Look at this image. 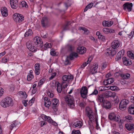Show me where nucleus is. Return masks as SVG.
<instances>
[{
	"instance_id": "64",
	"label": "nucleus",
	"mask_w": 134,
	"mask_h": 134,
	"mask_svg": "<svg viewBox=\"0 0 134 134\" xmlns=\"http://www.w3.org/2000/svg\"><path fill=\"white\" fill-rule=\"evenodd\" d=\"M6 53V52L5 51L0 53V58L1 57L5 55Z\"/></svg>"
},
{
	"instance_id": "36",
	"label": "nucleus",
	"mask_w": 134,
	"mask_h": 134,
	"mask_svg": "<svg viewBox=\"0 0 134 134\" xmlns=\"http://www.w3.org/2000/svg\"><path fill=\"white\" fill-rule=\"evenodd\" d=\"M93 4H94L93 3H91L87 5L84 9V12H85L88 9L91 8L93 6Z\"/></svg>"
},
{
	"instance_id": "42",
	"label": "nucleus",
	"mask_w": 134,
	"mask_h": 134,
	"mask_svg": "<svg viewBox=\"0 0 134 134\" xmlns=\"http://www.w3.org/2000/svg\"><path fill=\"white\" fill-rule=\"evenodd\" d=\"M125 118L126 120H127V121L129 122H130L131 120L133 119L132 117L130 115L126 116H125Z\"/></svg>"
},
{
	"instance_id": "15",
	"label": "nucleus",
	"mask_w": 134,
	"mask_h": 134,
	"mask_svg": "<svg viewBox=\"0 0 134 134\" xmlns=\"http://www.w3.org/2000/svg\"><path fill=\"white\" fill-rule=\"evenodd\" d=\"M18 0H10V4L11 7L14 9L17 8Z\"/></svg>"
},
{
	"instance_id": "26",
	"label": "nucleus",
	"mask_w": 134,
	"mask_h": 134,
	"mask_svg": "<svg viewBox=\"0 0 134 134\" xmlns=\"http://www.w3.org/2000/svg\"><path fill=\"white\" fill-rule=\"evenodd\" d=\"M35 72L36 75H39L40 73V65L38 63H36L35 65Z\"/></svg>"
},
{
	"instance_id": "3",
	"label": "nucleus",
	"mask_w": 134,
	"mask_h": 134,
	"mask_svg": "<svg viewBox=\"0 0 134 134\" xmlns=\"http://www.w3.org/2000/svg\"><path fill=\"white\" fill-rule=\"evenodd\" d=\"M14 20L17 23H21L24 20L23 16L21 14L19 13H15L13 15Z\"/></svg>"
},
{
	"instance_id": "38",
	"label": "nucleus",
	"mask_w": 134,
	"mask_h": 134,
	"mask_svg": "<svg viewBox=\"0 0 134 134\" xmlns=\"http://www.w3.org/2000/svg\"><path fill=\"white\" fill-rule=\"evenodd\" d=\"M27 5L26 3L24 1H22L20 4V7H27Z\"/></svg>"
},
{
	"instance_id": "32",
	"label": "nucleus",
	"mask_w": 134,
	"mask_h": 134,
	"mask_svg": "<svg viewBox=\"0 0 134 134\" xmlns=\"http://www.w3.org/2000/svg\"><path fill=\"white\" fill-rule=\"evenodd\" d=\"M66 48L68 51L71 52L73 50L74 48L71 45L68 44L66 46Z\"/></svg>"
},
{
	"instance_id": "56",
	"label": "nucleus",
	"mask_w": 134,
	"mask_h": 134,
	"mask_svg": "<svg viewBox=\"0 0 134 134\" xmlns=\"http://www.w3.org/2000/svg\"><path fill=\"white\" fill-rule=\"evenodd\" d=\"M98 93V90L96 89H95L94 91L92 92V93L90 94V95L94 94L96 95Z\"/></svg>"
},
{
	"instance_id": "52",
	"label": "nucleus",
	"mask_w": 134,
	"mask_h": 134,
	"mask_svg": "<svg viewBox=\"0 0 134 134\" xmlns=\"http://www.w3.org/2000/svg\"><path fill=\"white\" fill-rule=\"evenodd\" d=\"M35 99V98H33L29 101V103L30 105L31 106L32 105V104L34 102Z\"/></svg>"
},
{
	"instance_id": "5",
	"label": "nucleus",
	"mask_w": 134,
	"mask_h": 134,
	"mask_svg": "<svg viewBox=\"0 0 134 134\" xmlns=\"http://www.w3.org/2000/svg\"><path fill=\"white\" fill-rule=\"evenodd\" d=\"M66 101L68 106L71 108H73L75 106L74 102L72 97L70 95H68L65 98Z\"/></svg>"
},
{
	"instance_id": "12",
	"label": "nucleus",
	"mask_w": 134,
	"mask_h": 134,
	"mask_svg": "<svg viewBox=\"0 0 134 134\" xmlns=\"http://www.w3.org/2000/svg\"><path fill=\"white\" fill-rule=\"evenodd\" d=\"M77 56V53L72 52L71 53L69 56L68 57L67 59L66 60L65 63H66V64H68L69 63V59H70L71 60H73L74 57H76Z\"/></svg>"
},
{
	"instance_id": "30",
	"label": "nucleus",
	"mask_w": 134,
	"mask_h": 134,
	"mask_svg": "<svg viewBox=\"0 0 134 134\" xmlns=\"http://www.w3.org/2000/svg\"><path fill=\"white\" fill-rule=\"evenodd\" d=\"M52 106L57 107L59 104V100L57 98L53 99L52 101Z\"/></svg>"
},
{
	"instance_id": "16",
	"label": "nucleus",
	"mask_w": 134,
	"mask_h": 134,
	"mask_svg": "<svg viewBox=\"0 0 134 134\" xmlns=\"http://www.w3.org/2000/svg\"><path fill=\"white\" fill-rule=\"evenodd\" d=\"M86 51V48L84 47H78L77 49V53L80 54H82L85 53Z\"/></svg>"
},
{
	"instance_id": "41",
	"label": "nucleus",
	"mask_w": 134,
	"mask_h": 134,
	"mask_svg": "<svg viewBox=\"0 0 134 134\" xmlns=\"http://www.w3.org/2000/svg\"><path fill=\"white\" fill-rule=\"evenodd\" d=\"M102 25L104 26L109 27V21H103L102 23Z\"/></svg>"
},
{
	"instance_id": "35",
	"label": "nucleus",
	"mask_w": 134,
	"mask_h": 134,
	"mask_svg": "<svg viewBox=\"0 0 134 134\" xmlns=\"http://www.w3.org/2000/svg\"><path fill=\"white\" fill-rule=\"evenodd\" d=\"M121 76L123 79H127L130 77V75L128 73L122 74H121Z\"/></svg>"
},
{
	"instance_id": "1",
	"label": "nucleus",
	"mask_w": 134,
	"mask_h": 134,
	"mask_svg": "<svg viewBox=\"0 0 134 134\" xmlns=\"http://www.w3.org/2000/svg\"><path fill=\"white\" fill-rule=\"evenodd\" d=\"M121 44L120 42L118 40H114L111 43V47L107 49L105 52L107 56H113L117 52L116 49L118 48Z\"/></svg>"
},
{
	"instance_id": "63",
	"label": "nucleus",
	"mask_w": 134,
	"mask_h": 134,
	"mask_svg": "<svg viewBox=\"0 0 134 134\" xmlns=\"http://www.w3.org/2000/svg\"><path fill=\"white\" fill-rule=\"evenodd\" d=\"M116 96V93L115 92H112L111 91V96L110 97L114 98Z\"/></svg>"
},
{
	"instance_id": "45",
	"label": "nucleus",
	"mask_w": 134,
	"mask_h": 134,
	"mask_svg": "<svg viewBox=\"0 0 134 134\" xmlns=\"http://www.w3.org/2000/svg\"><path fill=\"white\" fill-rule=\"evenodd\" d=\"M50 54L52 56L57 55L56 52L53 49H51L50 52Z\"/></svg>"
},
{
	"instance_id": "54",
	"label": "nucleus",
	"mask_w": 134,
	"mask_h": 134,
	"mask_svg": "<svg viewBox=\"0 0 134 134\" xmlns=\"http://www.w3.org/2000/svg\"><path fill=\"white\" fill-rule=\"evenodd\" d=\"M134 35V31H132L128 35L129 37L130 38H131Z\"/></svg>"
},
{
	"instance_id": "13",
	"label": "nucleus",
	"mask_w": 134,
	"mask_h": 134,
	"mask_svg": "<svg viewBox=\"0 0 134 134\" xmlns=\"http://www.w3.org/2000/svg\"><path fill=\"white\" fill-rule=\"evenodd\" d=\"M73 78V76L71 75H64L62 77V79L64 81H66L68 82L71 81Z\"/></svg>"
},
{
	"instance_id": "57",
	"label": "nucleus",
	"mask_w": 134,
	"mask_h": 134,
	"mask_svg": "<svg viewBox=\"0 0 134 134\" xmlns=\"http://www.w3.org/2000/svg\"><path fill=\"white\" fill-rule=\"evenodd\" d=\"M88 64V63L87 62H85V63H83L82 65H81V68H84Z\"/></svg>"
},
{
	"instance_id": "29",
	"label": "nucleus",
	"mask_w": 134,
	"mask_h": 134,
	"mask_svg": "<svg viewBox=\"0 0 134 134\" xmlns=\"http://www.w3.org/2000/svg\"><path fill=\"white\" fill-rule=\"evenodd\" d=\"M128 110L130 113L134 114V103L129 106Z\"/></svg>"
},
{
	"instance_id": "8",
	"label": "nucleus",
	"mask_w": 134,
	"mask_h": 134,
	"mask_svg": "<svg viewBox=\"0 0 134 134\" xmlns=\"http://www.w3.org/2000/svg\"><path fill=\"white\" fill-rule=\"evenodd\" d=\"M88 93V90L87 87L86 86L82 87L80 91L81 96L83 98H85L87 97Z\"/></svg>"
},
{
	"instance_id": "22",
	"label": "nucleus",
	"mask_w": 134,
	"mask_h": 134,
	"mask_svg": "<svg viewBox=\"0 0 134 134\" xmlns=\"http://www.w3.org/2000/svg\"><path fill=\"white\" fill-rule=\"evenodd\" d=\"M82 125V122L79 121H77L74 122L73 124V126L74 128H80Z\"/></svg>"
},
{
	"instance_id": "25",
	"label": "nucleus",
	"mask_w": 134,
	"mask_h": 134,
	"mask_svg": "<svg viewBox=\"0 0 134 134\" xmlns=\"http://www.w3.org/2000/svg\"><path fill=\"white\" fill-rule=\"evenodd\" d=\"M44 105L45 107L49 108L51 105V102L47 98L45 97L44 98Z\"/></svg>"
},
{
	"instance_id": "37",
	"label": "nucleus",
	"mask_w": 134,
	"mask_h": 134,
	"mask_svg": "<svg viewBox=\"0 0 134 134\" xmlns=\"http://www.w3.org/2000/svg\"><path fill=\"white\" fill-rule=\"evenodd\" d=\"M32 33L31 30L29 29L25 34L24 36L25 37H27L31 36Z\"/></svg>"
},
{
	"instance_id": "28",
	"label": "nucleus",
	"mask_w": 134,
	"mask_h": 134,
	"mask_svg": "<svg viewBox=\"0 0 134 134\" xmlns=\"http://www.w3.org/2000/svg\"><path fill=\"white\" fill-rule=\"evenodd\" d=\"M125 127L129 131L133 130L134 129V125L132 124H125Z\"/></svg>"
},
{
	"instance_id": "14",
	"label": "nucleus",
	"mask_w": 134,
	"mask_h": 134,
	"mask_svg": "<svg viewBox=\"0 0 134 134\" xmlns=\"http://www.w3.org/2000/svg\"><path fill=\"white\" fill-rule=\"evenodd\" d=\"M41 25L43 27H46L48 25L49 21L48 18L46 17H43L41 20Z\"/></svg>"
},
{
	"instance_id": "51",
	"label": "nucleus",
	"mask_w": 134,
	"mask_h": 134,
	"mask_svg": "<svg viewBox=\"0 0 134 134\" xmlns=\"http://www.w3.org/2000/svg\"><path fill=\"white\" fill-rule=\"evenodd\" d=\"M45 120L47 121L49 123H51L53 122V120L49 116H47V117L46 118Z\"/></svg>"
},
{
	"instance_id": "24",
	"label": "nucleus",
	"mask_w": 134,
	"mask_h": 134,
	"mask_svg": "<svg viewBox=\"0 0 134 134\" xmlns=\"http://www.w3.org/2000/svg\"><path fill=\"white\" fill-rule=\"evenodd\" d=\"M103 103L104 107L106 109H109L111 108V105L110 101H106Z\"/></svg>"
},
{
	"instance_id": "27",
	"label": "nucleus",
	"mask_w": 134,
	"mask_h": 134,
	"mask_svg": "<svg viewBox=\"0 0 134 134\" xmlns=\"http://www.w3.org/2000/svg\"><path fill=\"white\" fill-rule=\"evenodd\" d=\"M103 31L104 33L106 34H108L109 33L115 32V30L114 29L106 28H104L103 29Z\"/></svg>"
},
{
	"instance_id": "34",
	"label": "nucleus",
	"mask_w": 134,
	"mask_h": 134,
	"mask_svg": "<svg viewBox=\"0 0 134 134\" xmlns=\"http://www.w3.org/2000/svg\"><path fill=\"white\" fill-rule=\"evenodd\" d=\"M127 54L130 58L134 60V53H133L129 51L127 52Z\"/></svg>"
},
{
	"instance_id": "9",
	"label": "nucleus",
	"mask_w": 134,
	"mask_h": 134,
	"mask_svg": "<svg viewBox=\"0 0 134 134\" xmlns=\"http://www.w3.org/2000/svg\"><path fill=\"white\" fill-rule=\"evenodd\" d=\"M132 6V3H127L123 5V7L124 10L129 12L131 10Z\"/></svg>"
},
{
	"instance_id": "2",
	"label": "nucleus",
	"mask_w": 134,
	"mask_h": 134,
	"mask_svg": "<svg viewBox=\"0 0 134 134\" xmlns=\"http://www.w3.org/2000/svg\"><path fill=\"white\" fill-rule=\"evenodd\" d=\"M13 104L12 99L10 97H7L2 100L1 102V106L4 108L12 106Z\"/></svg>"
},
{
	"instance_id": "59",
	"label": "nucleus",
	"mask_w": 134,
	"mask_h": 134,
	"mask_svg": "<svg viewBox=\"0 0 134 134\" xmlns=\"http://www.w3.org/2000/svg\"><path fill=\"white\" fill-rule=\"evenodd\" d=\"M2 62L4 63H5L8 60V59H7L6 57H4L2 59Z\"/></svg>"
},
{
	"instance_id": "7",
	"label": "nucleus",
	"mask_w": 134,
	"mask_h": 134,
	"mask_svg": "<svg viewBox=\"0 0 134 134\" xmlns=\"http://www.w3.org/2000/svg\"><path fill=\"white\" fill-rule=\"evenodd\" d=\"M129 103V101L126 99L122 100L120 103L119 104V107L121 110H123L125 108Z\"/></svg>"
},
{
	"instance_id": "58",
	"label": "nucleus",
	"mask_w": 134,
	"mask_h": 134,
	"mask_svg": "<svg viewBox=\"0 0 134 134\" xmlns=\"http://www.w3.org/2000/svg\"><path fill=\"white\" fill-rule=\"evenodd\" d=\"M107 66V64L105 63H103V64L102 66L101 67V69L102 70L106 68Z\"/></svg>"
},
{
	"instance_id": "40",
	"label": "nucleus",
	"mask_w": 134,
	"mask_h": 134,
	"mask_svg": "<svg viewBox=\"0 0 134 134\" xmlns=\"http://www.w3.org/2000/svg\"><path fill=\"white\" fill-rule=\"evenodd\" d=\"M79 29L84 31L86 34H88L89 33V31L84 27H79Z\"/></svg>"
},
{
	"instance_id": "11",
	"label": "nucleus",
	"mask_w": 134,
	"mask_h": 134,
	"mask_svg": "<svg viewBox=\"0 0 134 134\" xmlns=\"http://www.w3.org/2000/svg\"><path fill=\"white\" fill-rule=\"evenodd\" d=\"M26 46L28 49L30 51L32 52H35L36 51V47L32 46V42L31 41H29L27 42L26 43Z\"/></svg>"
},
{
	"instance_id": "17",
	"label": "nucleus",
	"mask_w": 134,
	"mask_h": 134,
	"mask_svg": "<svg viewBox=\"0 0 134 134\" xmlns=\"http://www.w3.org/2000/svg\"><path fill=\"white\" fill-rule=\"evenodd\" d=\"M123 63L124 64L126 65H129L131 64V62L130 60L127 58L125 57H124L122 58Z\"/></svg>"
},
{
	"instance_id": "4",
	"label": "nucleus",
	"mask_w": 134,
	"mask_h": 134,
	"mask_svg": "<svg viewBox=\"0 0 134 134\" xmlns=\"http://www.w3.org/2000/svg\"><path fill=\"white\" fill-rule=\"evenodd\" d=\"M86 111L87 116L88 117L91 122L93 121L96 118L95 116L94 113L90 108H87Z\"/></svg>"
},
{
	"instance_id": "19",
	"label": "nucleus",
	"mask_w": 134,
	"mask_h": 134,
	"mask_svg": "<svg viewBox=\"0 0 134 134\" xmlns=\"http://www.w3.org/2000/svg\"><path fill=\"white\" fill-rule=\"evenodd\" d=\"M114 81L113 78H109L106 80H105L103 82V84L104 85H107L108 84H110Z\"/></svg>"
},
{
	"instance_id": "61",
	"label": "nucleus",
	"mask_w": 134,
	"mask_h": 134,
	"mask_svg": "<svg viewBox=\"0 0 134 134\" xmlns=\"http://www.w3.org/2000/svg\"><path fill=\"white\" fill-rule=\"evenodd\" d=\"M119 53H118L115 59L116 60H118L121 58V57L119 56Z\"/></svg>"
},
{
	"instance_id": "47",
	"label": "nucleus",
	"mask_w": 134,
	"mask_h": 134,
	"mask_svg": "<svg viewBox=\"0 0 134 134\" xmlns=\"http://www.w3.org/2000/svg\"><path fill=\"white\" fill-rule=\"evenodd\" d=\"M16 125L17 124L16 122H15L10 125L9 128L11 130V131L12 130L14 127L16 126Z\"/></svg>"
},
{
	"instance_id": "48",
	"label": "nucleus",
	"mask_w": 134,
	"mask_h": 134,
	"mask_svg": "<svg viewBox=\"0 0 134 134\" xmlns=\"http://www.w3.org/2000/svg\"><path fill=\"white\" fill-rule=\"evenodd\" d=\"M71 134H81L80 131L79 130H73Z\"/></svg>"
},
{
	"instance_id": "39",
	"label": "nucleus",
	"mask_w": 134,
	"mask_h": 134,
	"mask_svg": "<svg viewBox=\"0 0 134 134\" xmlns=\"http://www.w3.org/2000/svg\"><path fill=\"white\" fill-rule=\"evenodd\" d=\"M64 4L65 7L67 8L68 7H70L71 5V3L70 1L69 0H68L67 2H64Z\"/></svg>"
},
{
	"instance_id": "10",
	"label": "nucleus",
	"mask_w": 134,
	"mask_h": 134,
	"mask_svg": "<svg viewBox=\"0 0 134 134\" xmlns=\"http://www.w3.org/2000/svg\"><path fill=\"white\" fill-rule=\"evenodd\" d=\"M34 42L38 46L42 47L43 42L40 37L37 36L35 37L34 39Z\"/></svg>"
},
{
	"instance_id": "21",
	"label": "nucleus",
	"mask_w": 134,
	"mask_h": 134,
	"mask_svg": "<svg viewBox=\"0 0 134 134\" xmlns=\"http://www.w3.org/2000/svg\"><path fill=\"white\" fill-rule=\"evenodd\" d=\"M98 67V65L96 64L92 66L91 68L90 72L92 74H93L97 72V69Z\"/></svg>"
},
{
	"instance_id": "18",
	"label": "nucleus",
	"mask_w": 134,
	"mask_h": 134,
	"mask_svg": "<svg viewBox=\"0 0 134 134\" xmlns=\"http://www.w3.org/2000/svg\"><path fill=\"white\" fill-rule=\"evenodd\" d=\"M54 84L55 87H57V90L58 93H60L62 91V86L58 82L54 81Z\"/></svg>"
},
{
	"instance_id": "23",
	"label": "nucleus",
	"mask_w": 134,
	"mask_h": 134,
	"mask_svg": "<svg viewBox=\"0 0 134 134\" xmlns=\"http://www.w3.org/2000/svg\"><path fill=\"white\" fill-rule=\"evenodd\" d=\"M1 12L2 16L4 17L7 16L8 15V10L5 7L2 8L1 9Z\"/></svg>"
},
{
	"instance_id": "53",
	"label": "nucleus",
	"mask_w": 134,
	"mask_h": 134,
	"mask_svg": "<svg viewBox=\"0 0 134 134\" xmlns=\"http://www.w3.org/2000/svg\"><path fill=\"white\" fill-rule=\"evenodd\" d=\"M56 75V73L55 72H53L51 74V76L49 78L50 80H51L53 79Z\"/></svg>"
},
{
	"instance_id": "55",
	"label": "nucleus",
	"mask_w": 134,
	"mask_h": 134,
	"mask_svg": "<svg viewBox=\"0 0 134 134\" xmlns=\"http://www.w3.org/2000/svg\"><path fill=\"white\" fill-rule=\"evenodd\" d=\"M4 89L1 87H0V97L3 94L4 91Z\"/></svg>"
},
{
	"instance_id": "60",
	"label": "nucleus",
	"mask_w": 134,
	"mask_h": 134,
	"mask_svg": "<svg viewBox=\"0 0 134 134\" xmlns=\"http://www.w3.org/2000/svg\"><path fill=\"white\" fill-rule=\"evenodd\" d=\"M118 87L115 86H113L110 87L111 89L113 91H115L117 89Z\"/></svg>"
},
{
	"instance_id": "49",
	"label": "nucleus",
	"mask_w": 134,
	"mask_h": 134,
	"mask_svg": "<svg viewBox=\"0 0 134 134\" xmlns=\"http://www.w3.org/2000/svg\"><path fill=\"white\" fill-rule=\"evenodd\" d=\"M99 39L100 40L104 41L105 40V37L104 36L101 35L100 36H99L98 37Z\"/></svg>"
},
{
	"instance_id": "33",
	"label": "nucleus",
	"mask_w": 134,
	"mask_h": 134,
	"mask_svg": "<svg viewBox=\"0 0 134 134\" xmlns=\"http://www.w3.org/2000/svg\"><path fill=\"white\" fill-rule=\"evenodd\" d=\"M52 45L51 43H46L43 46H42L43 48L45 50L47 49L48 48H50L51 47Z\"/></svg>"
},
{
	"instance_id": "62",
	"label": "nucleus",
	"mask_w": 134,
	"mask_h": 134,
	"mask_svg": "<svg viewBox=\"0 0 134 134\" xmlns=\"http://www.w3.org/2000/svg\"><path fill=\"white\" fill-rule=\"evenodd\" d=\"M41 118L43 120H46V118L47 117V116L44 114H42L41 115Z\"/></svg>"
},
{
	"instance_id": "31",
	"label": "nucleus",
	"mask_w": 134,
	"mask_h": 134,
	"mask_svg": "<svg viewBox=\"0 0 134 134\" xmlns=\"http://www.w3.org/2000/svg\"><path fill=\"white\" fill-rule=\"evenodd\" d=\"M33 71L32 70H30V73L29 74L27 75V80L28 81L31 80L33 78L34 76L32 75Z\"/></svg>"
},
{
	"instance_id": "6",
	"label": "nucleus",
	"mask_w": 134,
	"mask_h": 134,
	"mask_svg": "<svg viewBox=\"0 0 134 134\" xmlns=\"http://www.w3.org/2000/svg\"><path fill=\"white\" fill-rule=\"evenodd\" d=\"M108 118L110 120L118 122H120L121 121V119L120 117L117 116L114 113H110L108 115Z\"/></svg>"
},
{
	"instance_id": "43",
	"label": "nucleus",
	"mask_w": 134,
	"mask_h": 134,
	"mask_svg": "<svg viewBox=\"0 0 134 134\" xmlns=\"http://www.w3.org/2000/svg\"><path fill=\"white\" fill-rule=\"evenodd\" d=\"M20 94H21L23 96V97L25 99L27 97V96L25 92H20Z\"/></svg>"
},
{
	"instance_id": "50",
	"label": "nucleus",
	"mask_w": 134,
	"mask_h": 134,
	"mask_svg": "<svg viewBox=\"0 0 134 134\" xmlns=\"http://www.w3.org/2000/svg\"><path fill=\"white\" fill-rule=\"evenodd\" d=\"M45 82V80L43 79H41L39 82L38 83V86H40L42 85Z\"/></svg>"
},
{
	"instance_id": "46",
	"label": "nucleus",
	"mask_w": 134,
	"mask_h": 134,
	"mask_svg": "<svg viewBox=\"0 0 134 134\" xmlns=\"http://www.w3.org/2000/svg\"><path fill=\"white\" fill-rule=\"evenodd\" d=\"M47 94L48 96L51 98H52L54 95L52 92L50 91H49L47 92Z\"/></svg>"
},
{
	"instance_id": "44",
	"label": "nucleus",
	"mask_w": 134,
	"mask_h": 134,
	"mask_svg": "<svg viewBox=\"0 0 134 134\" xmlns=\"http://www.w3.org/2000/svg\"><path fill=\"white\" fill-rule=\"evenodd\" d=\"M111 94V91H106L105 93V96L107 97H110Z\"/></svg>"
},
{
	"instance_id": "20",
	"label": "nucleus",
	"mask_w": 134,
	"mask_h": 134,
	"mask_svg": "<svg viewBox=\"0 0 134 134\" xmlns=\"http://www.w3.org/2000/svg\"><path fill=\"white\" fill-rule=\"evenodd\" d=\"M97 100L100 103H103L105 101L104 96L102 94L98 95L97 97Z\"/></svg>"
}]
</instances>
